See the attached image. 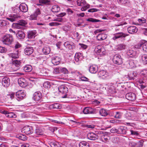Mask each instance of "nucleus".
I'll return each instance as SVG.
<instances>
[{"label": "nucleus", "mask_w": 147, "mask_h": 147, "mask_svg": "<svg viewBox=\"0 0 147 147\" xmlns=\"http://www.w3.org/2000/svg\"><path fill=\"white\" fill-rule=\"evenodd\" d=\"M98 75L99 77L104 80L110 79L113 76L112 71H110L108 72L106 70L99 71L98 72Z\"/></svg>", "instance_id": "1"}, {"label": "nucleus", "mask_w": 147, "mask_h": 147, "mask_svg": "<svg viewBox=\"0 0 147 147\" xmlns=\"http://www.w3.org/2000/svg\"><path fill=\"white\" fill-rule=\"evenodd\" d=\"M2 41L3 44L9 45L13 41V38L12 35L7 34L3 36Z\"/></svg>", "instance_id": "2"}, {"label": "nucleus", "mask_w": 147, "mask_h": 147, "mask_svg": "<svg viewBox=\"0 0 147 147\" xmlns=\"http://www.w3.org/2000/svg\"><path fill=\"white\" fill-rule=\"evenodd\" d=\"M76 3L78 6L82 7L81 9L82 11H86L90 6V5L87 3L85 0H77Z\"/></svg>", "instance_id": "3"}, {"label": "nucleus", "mask_w": 147, "mask_h": 147, "mask_svg": "<svg viewBox=\"0 0 147 147\" xmlns=\"http://www.w3.org/2000/svg\"><path fill=\"white\" fill-rule=\"evenodd\" d=\"M58 90L59 92L62 94L61 96V98H68L67 94V93L68 91V88L66 86L64 85L60 86L59 87Z\"/></svg>", "instance_id": "4"}, {"label": "nucleus", "mask_w": 147, "mask_h": 147, "mask_svg": "<svg viewBox=\"0 0 147 147\" xmlns=\"http://www.w3.org/2000/svg\"><path fill=\"white\" fill-rule=\"evenodd\" d=\"M32 98L35 102L40 101L42 98L41 93L39 91L35 92L33 94Z\"/></svg>", "instance_id": "5"}, {"label": "nucleus", "mask_w": 147, "mask_h": 147, "mask_svg": "<svg viewBox=\"0 0 147 147\" xmlns=\"http://www.w3.org/2000/svg\"><path fill=\"white\" fill-rule=\"evenodd\" d=\"M83 112L84 114H96L97 110L95 108H92L90 107H86L83 110Z\"/></svg>", "instance_id": "6"}, {"label": "nucleus", "mask_w": 147, "mask_h": 147, "mask_svg": "<svg viewBox=\"0 0 147 147\" xmlns=\"http://www.w3.org/2000/svg\"><path fill=\"white\" fill-rule=\"evenodd\" d=\"M16 98L18 101H20L25 97L26 95L23 90H20L16 92Z\"/></svg>", "instance_id": "7"}, {"label": "nucleus", "mask_w": 147, "mask_h": 147, "mask_svg": "<svg viewBox=\"0 0 147 147\" xmlns=\"http://www.w3.org/2000/svg\"><path fill=\"white\" fill-rule=\"evenodd\" d=\"M98 134L99 135V137H101L102 140L107 141L109 138L108 135H110L111 133L107 132L99 131L98 132Z\"/></svg>", "instance_id": "8"}, {"label": "nucleus", "mask_w": 147, "mask_h": 147, "mask_svg": "<svg viewBox=\"0 0 147 147\" xmlns=\"http://www.w3.org/2000/svg\"><path fill=\"white\" fill-rule=\"evenodd\" d=\"M114 36L112 39L114 40L118 39H122L125 38L126 36L129 35L128 34H125L123 32L116 33L114 34Z\"/></svg>", "instance_id": "9"}, {"label": "nucleus", "mask_w": 147, "mask_h": 147, "mask_svg": "<svg viewBox=\"0 0 147 147\" xmlns=\"http://www.w3.org/2000/svg\"><path fill=\"white\" fill-rule=\"evenodd\" d=\"M34 131L33 128L30 126L24 127L22 129V132L26 134L29 135L32 134Z\"/></svg>", "instance_id": "10"}, {"label": "nucleus", "mask_w": 147, "mask_h": 147, "mask_svg": "<svg viewBox=\"0 0 147 147\" xmlns=\"http://www.w3.org/2000/svg\"><path fill=\"white\" fill-rule=\"evenodd\" d=\"M40 14V10L39 9H36L34 12L31 14L29 17V19L31 20H36L38 16Z\"/></svg>", "instance_id": "11"}, {"label": "nucleus", "mask_w": 147, "mask_h": 147, "mask_svg": "<svg viewBox=\"0 0 147 147\" xmlns=\"http://www.w3.org/2000/svg\"><path fill=\"white\" fill-rule=\"evenodd\" d=\"M18 82L19 85L23 88L26 87L28 86V83L24 78H19L18 80Z\"/></svg>", "instance_id": "12"}, {"label": "nucleus", "mask_w": 147, "mask_h": 147, "mask_svg": "<svg viewBox=\"0 0 147 147\" xmlns=\"http://www.w3.org/2000/svg\"><path fill=\"white\" fill-rule=\"evenodd\" d=\"M113 62L117 65H120L123 63L122 59L120 56H114Z\"/></svg>", "instance_id": "13"}, {"label": "nucleus", "mask_w": 147, "mask_h": 147, "mask_svg": "<svg viewBox=\"0 0 147 147\" xmlns=\"http://www.w3.org/2000/svg\"><path fill=\"white\" fill-rule=\"evenodd\" d=\"M1 113L5 114L8 118H15L16 117V115L13 112H9L6 111H2Z\"/></svg>", "instance_id": "14"}, {"label": "nucleus", "mask_w": 147, "mask_h": 147, "mask_svg": "<svg viewBox=\"0 0 147 147\" xmlns=\"http://www.w3.org/2000/svg\"><path fill=\"white\" fill-rule=\"evenodd\" d=\"M99 136V135L98 134V133L96 134L93 133H90L88 134L87 137L88 139L94 140L98 138Z\"/></svg>", "instance_id": "15"}, {"label": "nucleus", "mask_w": 147, "mask_h": 147, "mask_svg": "<svg viewBox=\"0 0 147 147\" xmlns=\"http://www.w3.org/2000/svg\"><path fill=\"white\" fill-rule=\"evenodd\" d=\"M126 98L130 100L133 101L136 99V94L133 92L127 93L125 95Z\"/></svg>", "instance_id": "16"}, {"label": "nucleus", "mask_w": 147, "mask_h": 147, "mask_svg": "<svg viewBox=\"0 0 147 147\" xmlns=\"http://www.w3.org/2000/svg\"><path fill=\"white\" fill-rule=\"evenodd\" d=\"M127 128L125 126H121L118 129L117 134L125 135L126 134Z\"/></svg>", "instance_id": "17"}, {"label": "nucleus", "mask_w": 147, "mask_h": 147, "mask_svg": "<svg viewBox=\"0 0 147 147\" xmlns=\"http://www.w3.org/2000/svg\"><path fill=\"white\" fill-rule=\"evenodd\" d=\"M2 83L4 87H8L10 84V79L9 78L7 77H3L2 79Z\"/></svg>", "instance_id": "18"}, {"label": "nucleus", "mask_w": 147, "mask_h": 147, "mask_svg": "<svg viewBox=\"0 0 147 147\" xmlns=\"http://www.w3.org/2000/svg\"><path fill=\"white\" fill-rule=\"evenodd\" d=\"M127 30L128 33L131 34H133L136 33L138 29L136 26H131L128 27Z\"/></svg>", "instance_id": "19"}, {"label": "nucleus", "mask_w": 147, "mask_h": 147, "mask_svg": "<svg viewBox=\"0 0 147 147\" xmlns=\"http://www.w3.org/2000/svg\"><path fill=\"white\" fill-rule=\"evenodd\" d=\"M97 110L96 114L99 113V114L102 116H106L108 115V113L106 110L103 109H99L98 108H95Z\"/></svg>", "instance_id": "20"}, {"label": "nucleus", "mask_w": 147, "mask_h": 147, "mask_svg": "<svg viewBox=\"0 0 147 147\" xmlns=\"http://www.w3.org/2000/svg\"><path fill=\"white\" fill-rule=\"evenodd\" d=\"M21 47V45L18 42H17L15 44L14 47L16 50L14 52V55H19L21 54V52H19L18 50L17 49Z\"/></svg>", "instance_id": "21"}, {"label": "nucleus", "mask_w": 147, "mask_h": 147, "mask_svg": "<svg viewBox=\"0 0 147 147\" xmlns=\"http://www.w3.org/2000/svg\"><path fill=\"white\" fill-rule=\"evenodd\" d=\"M39 4H37L38 5H51V2L50 0H39Z\"/></svg>", "instance_id": "22"}, {"label": "nucleus", "mask_w": 147, "mask_h": 147, "mask_svg": "<svg viewBox=\"0 0 147 147\" xmlns=\"http://www.w3.org/2000/svg\"><path fill=\"white\" fill-rule=\"evenodd\" d=\"M19 8L20 11L23 12H26L28 10L27 5L24 3H22L20 4Z\"/></svg>", "instance_id": "23"}, {"label": "nucleus", "mask_w": 147, "mask_h": 147, "mask_svg": "<svg viewBox=\"0 0 147 147\" xmlns=\"http://www.w3.org/2000/svg\"><path fill=\"white\" fill-rule=\"evenodd\" d=\"M16 36L20 39H22L24 38L25 37V34L24 32L22 31L19 30L18 32L16 33Z\"/></svg>", "instance_id": "24"}, {"label": "nucleus", "mask_w": 147, "mask_h": 147, "mask_svg": "<svg viewBox=\"0 0 147 147\" xmlns=\"http://www.w3.org/2000/svg\"><path fill=\"white\" fill-rule=\"evenodd\" d=\"M98 70V67L96 65L90 66L89 68V71L91 73L95 74Z\"/></svg>", "instance_id": "25"}, {"label": "nucleus", "mask_w": 147, "mask_h": 147, "mask_svg": "<svg viewBox=\"0 0 147 147\" xmlns=\"http://www.w3.org/2000/svg\"><path fill=\"white\" fill-rule=\"evenodd\" d=\"M28 33V37L29 38L32 39L34 38L35 36V34L36 33V30H32L29 31Z\"/></svg>", "instance_id": "26"}, {"label": "nucleus", "mask_w": 147, "mask_h": 147, "mask_svg": "<svg viewBox=\"0 0 147 147\" xmlns=\"http://www.w3.org/2000/svg\"><path fill=\"white\" fill-rule=\"evenodd\" d=\"M33 52V49L32 47H27L24 50L25 53L26 55H30Z\"/></svg>", "instance_id": "27"}, {"label": "nucleus", "mask_w": 147, "mask_h": 147, "mask_svg": "<svg viewBox=\"0 0 147 147\" xmlns=\"http://www.w3.org/2000/svg\"><path fill=\"white\" fill-rule=\"evenodd\" d=\"M74 44L73 43L70 44L68 41L65 42L64 44V45L66 48H67L69 50L72 49L75 47Z\"/></svg>", "instance_id": "28"}, {"label": "nucleus", "mask_w": 147, "mask_h": 147, "mask_svg": "<svg viewBox=\"0 0 147 147\" xmlns=\"http://www.w3.org/2000/svg\"><path fill=\"white\" fill-rule=\"evenodd\" d=\"M19 17V16L18 15L13 14L11 15L9 18H7L6 19L10 21L13 22L15 21Z\"/></svg>", "instance_id": "29"}, {"label": "nucleus", "mask_w": 147, "mask_h": 147, "mask_svg": "<svg viewBox=\"0 0 147 147\" xmlns=\"http://www.w3.org/2000/svg\"><path fill=\"white\" fill-rule=\"evenodd\" d=\"M49 144L51 147H61L60 143L55 141L50 142Z\"/></svg>", "instance_id": "30"}, {"label": "nucleus", "mask_w": 147, "mask_h": 147, "mask_svg": "<svg viewBox=\"0 0 147 147\" xmlns=\"http://www.w3.org/2000/svg\"><path fill=\"white\" fill-rule=\"evenodd\" d=\"M107 36L105 34H99L97 36V39L99 40H103L106 39Z\"/></svg>", "instance_id": "31"}, {"label": "nucleus", "mask_w": 147, "mask_h": 147, "mask_svg": "<svg viewBox=\"0 0 147 147\" xmlns=\"http://www.w3.org/2000/svg\"><path fill=\"white\" fill-rule=\"evenodd\" d=\"M61 59L58 56H56L52 59V62L55 65H57L60 63Z\"/></svg>", "instance_id": "32"}, {"label": "nucleus", "mask_w": 147, "mask_h": 147, "mask_svg": "<svg viewBox=\"0 0 147 147\" xmlns=\"http://www.w3.org/2000/svg\"><path fill=\"white\" fill-rule=\"evenodd\" d=\"M35 133L36 135V136L37 137H39L43 134V132L40 128L36 129L35 130Z\"/></svg>", "instance_id": "33"}, {"label": "nucleus", "mask_w": 147, "mask_h": 147, "mask_svg": "<svg viewBox=\"0 0 147 147\" xmlns=\"http://www.w3.org/2000/svg\"><path fill=\"white\" fill-rule=\"evenodd\" d=\"M49 107L51 109H60L61 108V106L60 105L59 103H56L50 105L49 106Z\"/></svg>", "instance_id": "34"}, {"label": "nucleus", "mask_w": 147, "mask_h": 147, "mask_svg": "<svg viewBox=\"0 0 147 147\" xmlns=\"http://www.w3.org/2000/svg\"><path fill=\"white\" fill-rule=\"evenodd\" d=\"M136 76L137 73L135 71L130 72L128 74V76L131 80H134V77Z\"/></svg>", "instance_id": "35"}, {"label": "nucleus", "mask_w": 147, "mask_h": 147, "mask_svg": "<svg viewBox=\"0 0 147 147\" xmlns=\"http://www.w3.org/2000/svg\"><path fill=\"white\" fill-rule=\"evenodd\" d=\"M60 10V8L59 6L55 5L53 6L51 9V11L53 12H57Z\"/></svg>", "instance_id": "36"}, {"label": "nucleus", "mask_w": 147, "mask_h": 147, "mask_svg": "<svg viewBox=\"0 0 147 147\" xmlns=\"http://www.w3.org/2000/svg\"><path fill=\"white\" fill-rule=\"evenodd\" d=\"M107 88L109 92L110 93H112L114 92L115 88L113 84H110Z\"/></svg>", "instance_id": "37"}, {"label": "nucleus", "mask_w": 147, "mask_h": 147, "mask_svg": "<svg viewBox=\"0 0 147 147\" xmlns=\"http://www.w3.org/2000/svg\"><path fill=\"white\" fill-rule=\"evenodd\" d=\"M42 52L45 55L49 54L50 52V48L48 46L45 47L42 49Z\"/></svg>", "instance_id": "38"}, {"label": "nucleus", "mask_w": 147, "mask_h": 147, "mask_svg": "<svg viewBox=\"0 0 147 147\" xmlns=\"http://www.w3.org/2000/svg\"><path fill=\"white\" fill-rule=\"evenodd\" d=\"M16 137L20 140L23 141H25L27 139V137L25 135L22 134H18L16 136Z\"/></svg>", "instance_id": "39"}, {"label": "nucleus", "mask_w": 147, "mask_h": 147, "mask_svg": "<svg viewBox=\"0 0 147 147\" xmlns=\"http://www.w3.org/2000/svg\"><path fill=\"white\" fill-rule=\"evenodd\" d=\"M24 70L26 72H29L32 70V67L30 65H27L24 67Z\"/></svg>", "instance_id": "40"}, {"label": "nucleus", "mask_w": 147, "mask_h": 147, "mask_svg": "<svg viewBox=\"0 0 147 147\" xmlns=\"http://www.w3.org/2000/svg\"><path fill=\"white\" fill-rule=\"evenodd\" d=\"M80 147H89V145L88 143L85 141H82L79 144Z\"/></svg>", "instance_id": "41"}, {"label": "nucleus", "mask_w": 147, "mask_h": 147, "mask_svg": "<svg viewBox=\"0 0 147 147\" xmlns=\"http://www.w3.org/2000/svg\"><path fill=\"white\" fill-rule=\"evenodd\" d=\"M9 24V23L7 21L4 20H0V26H7Z\"/></svg>", "instance_id": "42"}, {"label": "nucleus", "mask_w": 147, "mask_h": 147, "mask_svg": "<svg viewBox=\"0 0 147 147\" xmlns=\"http://www.w3.org/2000/svg\"><path fill=\"white\" fill-rule=\"evenodd\" d=\"M118 2L121 4L125 5H129L130 2L128 0H119Z\"/></svg>", "instance_id": "43"}, {"label": "nucleus", "mask_w": 147, "mask_h": 147, "mask_svg": "<svg viewBox=\"0 0 147 147\" xmlns=\"http://www.w3.org/2000/svg\"><path fill=\"white\" fill-rule=\"evenodd\" d=\"M12 60V63L16 67H19L20 65L21 62V61L20 60Z\"/></svg>", "instance_id": "44"}, {"label": "nucleus", "mask_w": 147, "mask_h": 147, "mask_svg": "<svg viewBox=\"0 0 147 147\" xmlns=\"http://www.w3.org/2000/svg\"><path fill=\"white\" fill-rule=\"evenodd\" d=\"M86 20L93 23L101 22L100 20L92 18H88Z\"/></svg>", "instance_id": "45"}, {"label": "nucleus", "mask_w": 147, "mask_h": 147, "mask_svg": "<svg viewBox=\"0 0 147 147\" xmlns=\"http://www.w3.org/2000/svg\"><path fill=\"white\" fill-rule=\"evenodd\" d=\"M75 60L77 62L81 61L83 58V56H74Z\"/></svg>", "instance_id": "46"}, {"label": "nucleus", "mask_w": 147, "mask_h": 147, "mask_svg": "<svg viewBox=\"0 0 147 147\" xmlns=\"http://www.w3.org/2000/svg\"><path fill=\"white\" fill-rule=\"evenodd\" d=\"M126 47V45L124 44H120L118 45L117 46L118 49L120 50L125 49Z\"/></svg>", "instance_id": "47"}, {"label": "nucleus", "mask_w": 147, "mask_h": 147, "mask_svg": "<svg viewBox=\"0 0 147 147\" xmlns=\"http://www.w3.org/2000/svg\"><path fill=\"white\" fill-rule=\"evenodd\" d=\"M44 87L48 89L50 88L51 84L50 83L48 82L47 81L45 82L43 84Z\"/></svg>", "instance_id": "48"}, {"label": "nucleus", "mask_w": 147, "mask_h": 147, "mask_svg": "<svg viewBox=\"0 0 147 147\" xmlns=\"http://www.w3.org/2000/svg\"><path fill=\"white\" fill-rule=\"evenodd\" d=\"M122 115V113L120 112H116L115 117L116 118L120 119Z\"/></svg>", "instance_id": "49"}, {"label": "nucleus", "mask_w": 147, "mask_h": 147, "mask_svg": "<svg viewBox=\"0 0 147 147\" xmlns=\"http://www.w3.org/2000/svg\"><path fill=\"white\" fill-rule=\"evenodd\" d=\"M18 23H19V24L21 27L22 26H24L27 24V22L24 20H21L19 21Z\"/></svg>", "instance_id": "50"}, {"label": "nucleus", "mask_w": 147, "mask_h": 147, "mask_svg": "<svg viewBox=\"0 0 147 147\" xmlns=\"http://www.w3.org/2000/svg\"><path fill=\"white\" fill-rule=\"evenodd\" d=\"M12 26L13 28L16 29L21 28L22 27L18 22L17 23H13Z\"/></svg>", "instance_id": "51"}, {"label": "nucleus", "mask_w": 147, "mask_h": 147, "mask_svg": "<svg viewBox=\"0 0 147 147\" xmlns=\"http://www.w3.org/2000/svg\"><path fill=\"white\" fill-rule=\"evenodd\" d=\"M128 147H136L137 144L133 141H130L129 142Z\"/></svg>", "instance_id": "52"}, {"label": "nucleus", "mask_w": 147, "mask_h": 147, "mask_svg": "<svg viewBox=\"0 0 147 147\" xmlns=\"http://www.w3.org/2000/svg\"><path fill=\"white\" fill-rule=\"evenodd\" d=\"M131 134L132 136H138L139 134L138 131H134L132 130H130Z\"/></svg>", "instance_id": "53"}, {"label": "nucleus", "mask_w": 147, "mask_h": 147, "mask_svg": "<svg viewBox=\"0 0 147 147\" xmlns=\"http://www.w3.org/2000/svg\"><path fill=\"white\" fill-rule=\"evenodd\" d=\"M60 72L64 74H67L68 73V70L65 67L60 68Z\"/></svg>", "instance_id": "54"}, {"label": "nucleus", "mask_w": 147, "mask_h": 147, "mask_svg": "<svg viewBox=\"0 0 147 147\" xmlns=\"http://www.w3.org/2000/svg\"><path fill=\"white\" fill-rule=\"evenodd\" d=\"M54 21H57L59 22H64L65 21V20L61 18H58L53 20Z\"/></svg>", "instance_id": "55"}, {"label": "nucleus", "mask_w": 147, "mask_h": 147, "mask_svg": "<svg viewBox=\"0 0 147 147\" xmlns=\"http://www.w3.org/2000/svg\"><path fill=\"white\" fill-rule=\"evenodd\" d=\"M141 57L142 61L144 62V63L147 64V56H142Z\"/></svg>", "instance_id": "56"}, {"label": "nucleus", "mask_w": 147, "mask_h": 147, "mask_svg": "<svg viewBox=\"0 0 147 147\" xmlns=\"http://www.w3.org/2000/svg\"><path fill=\"white\" fill-rule=\"evenodd\" d=\"M84 127L89 128L93 129L95 127V125L92 124H87L84 125Z\"/></svg>", "instance_id": "57"}, {"label": "nucleus", "mask_w": 147, "mask_h": 147, "mask_svg": "<svg viewBox=\"0 0 147 147\" xmlns=\"http://www.w3.org/2000/svg\"><path fill=\"white\" fill-rule=\"evenodd\" d=\"M142 42H140L138 44L135 45V47L136 48H137L138 49H141V48H142V46L143 45V44Z\"/></svg>", "instance_id": "58"}, {"label": "nucleus", "mask_w": 147, "mask_h": 147, "mask_svg": "<svg viewBox=\"0 0 147 147\" xmlns=\"http://www.w3.org/2000/svg\"><path fill=\"white\" fill-rule=\"evenodd\" d=\"M7 51V49L5 47H0V53H5Z\"/></svg>", "instance_id": "59"}, {"label": "nucleus", "mask_w": 147, "mask_h": 147, "mask_svg": "<svg viewBox=\"0 0 147 147\" xmlns=\"http://www.w3.org/2000/svg\"><path fill=\"white\" fill-rule=\"evenodd\" d=\"M99 11V9L96 8H92L88 10V11L90 12H96Z\"/></svg>", "instance_id": "60"}, {"label": "nucleus", "mask_w": 147, "mask_h": 147, "mask_svg": "<svg viewBox=\"0 0 147 147\" xmlns=\"http://www.w3.org/2000/svg\"><path fill=\"white\" fill-rule=\"evenodd\" d=\"M110 131L112 133H116L117 134L118 129H116L115 128H113L110 129Z\"/></svg>", "instance_id": "61"}, {"label": "nucleus", "mask_w": 147, "mask_h": 147, "mask_svg": "<svg viewBox=\"0 0 147 147\" xmlns=\"http://www.w3.org/2000/svg\"><path fill=\"white\" fill-rule=\"evenodd\" d=\"M139 22L141 23H144L146 22V20L144 18H142L138 19Z\"/></svg>", "instance_id": "62"}, {"label": "nucleus", "mask_w": 147, "mask_h": 147, "mask_svg": "<svg viewBox=\"0 0 147 147\" xmlns=\"http://www.w3.org/2000/svg\"><path fill=\"white\" fill-rule=\"evenodd\" d=\"M142 49L145 51H147V43H144L142 46Z\"/></svg>", "instance_id": "63"}, {"label": "nucleus", "mask_w": 147, "mask_h": 147, "mask_svg": "<svg viewBox=\"0 0 147 147\" xmlns=\"http://www.w3.org/2000/svg\"><path fill=\"white\" fill-rule=\"evenodd\" d=\"M142 75H143L145 77L147 76V70H143L141 72Z\"/></svg>", "instance_id": "64"}]
</instances>
